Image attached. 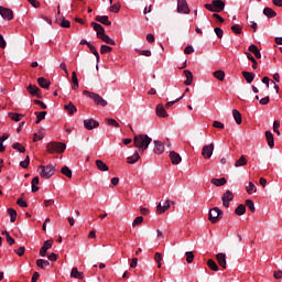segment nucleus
I'll return each mask as SVG.
<instances>
[{"mask_svg": "<svg viewBox=\"0 0 282 282\" xmlns=\"http://www.w3.org/2000/svg\"><path fill=\"white\" fill-rule=\"evenodd\" d=\"M151 142H153V139L147 134H138L133 138V145L139 148V152L141 153H144L149 149Z\"/></svg>", "mask_w": 282, "mask_h": 282, "instance_id": "f257e3e1", "label": "nucleus"}, {"mask_svg": "<svg viewBox=\"0 0 282 282\" xmlns=\"http://www.w3.org/2000/svg\"><path fill=\"white\" fill-rule=\"evenodd\" d=\"M40 176H42L43 178L50 180L52 176L55 175L56 172V167L53 164H48V165H40Z\"/></svg>", "mask_w": 282, "mask_h": 282, "instance_id": "f03ea898", "label": "nucleus"}, {"mask_svg": "<svg viewBox=\"0 0 282 282\" xmlns=\"http://www.w3.org/2000/svg\"><path fill=\"white\" fill-rule=\"evenodd\" d=\"M47 152L51 154L54 153H64L66 150V144L63 142H51L46 145Z\"/></svg>", "mask_w": 282, "mask_h": 282, "instance_id": "7ed1b4c3", "label": "nucleus"}, {"mask_svg": "<svg viewBox=\"0 0 282 282\" xmlns=\"http://www.w3.org/2000/svg\"><path fill=\"white\" fill-rule=\"evenodd\" d=\"M84 96H87L89 99L94 100V104L97 106L106 107L107 106V100L104 99L99 94L97 93H90L88 90L83 91Z\"/></svg>", "mask_w": 282, "mask_h": 282, "instance_id": "20e7f679", "label": "nucleus"}, {"mask_svg": "<svg viewBox=\"0 0 282 282\" xmlns=\"http://www.w3.org/2000/svg\"><path fill=\"white\" fill-rule=\"evenodd\" d=\"M226 8V3L221 0H212V4L206 3L205 9L214 13H219Z\"/></svg>", "mask_w": 282, "mask_h": 282, "instance_id": "39448f33", "label": "nucleus"}, {"mask_svg": "<svg viewBox=\"0 0 282 282\" xmlns=\"http://www.w3.org/2000/svg\"><path fill=\"white\" fill-rule=\"evenodd\" d=\"M224 215V212L217 207L209 209V216L208 219L212 225L217 224L219 220H221Z\"/></svg>", "mask_w": 282, "mask_h": 282, "instance_id": "423d86ee", "label": "nucleus"}, {"mask_svg": "<svg viewBox=\"0 0 282 282\" xmlns=\"http://www.w3.org/2000/svg\"><path fill=\"white\" fill-rule=\"evenodd\" d=\"M214 149V143L204 145V148H202V156H204L205 160H209L213 156Z\"/></svg>", "mask_w": 282, "mask_h": 282, "instance_id": "0eeeda50", "label": "nucleus"}, {"mask_svg": "<svg viewBox=\"0 0 282 282\" xmlns=\"http://www.w3.org/2000/svg\"><path fill=\"white\" fill-rule=\"evenodd\" d=\"M0 17L7 21H12V19H14V13L10 8L0 7Z\"/></svg>", "mask_w": 282, "mask_h": 282, "instance_id": "6e6552de", "label": "nucleus"}, {"mask_svg": "<svg viewBox=\"0 0 282 282\" xmlns=\"http://www.w3.org/2000/svg\"><path fill=\"white\" fill-rule=\"evenodd\" d=\"M177 12L183 14H189L191 10L186 0H177Z\"/></svg>", "mask_w": 282, "mask_h": 282, "instance_id": "1a4fd4ad", "label": "nucleus"}, {"mask_svg": "<svg viewBox=\"0 0 282 282\" xmlns=\"http://www.w3.org/2000/svg\"><path fill=\"white\" fill-rule=\"evenodd\" d=\"M99 127H100L99 121H97L95 119L84 120L85 130H95L96 128H99Z\"/></svg>", "mask_w": 282, "mask_h": 282, "instance_id": "9d476101", "label": "nucleus"}, {"mask_svg": "<svg viewBox=\"0 0 282 282\" xmlns=\"http://www.w3.org/2000/svg\"><path fill=\"white\" fill-rule=\"evenodd\" d=\"M26 91H29L31 96L42 98L41 89L36 85H30L29 87H26Z\"/></svg>", "mask_w": 282, "mask_h": 282, "instance_id": "9b49d317", "label": "nucleus"}, {"mask_svg": "<svg viewBox=\"0 0 282 282\" xmlns=\"http://www.w3.org/2000/svg\"><path fill=\"white\" fill-rule=\"evenodd\" d=\"M171 208V200H165L164 205H162V203L159 204V206H156V213H159L160 215L166 213L169 209Z\"/></svg>", "mask_w": 282, "mask_h": 282, "instance_id": "f8f14e48", "label": "nucleus"}, {"mask_svg": "<svg viewBox=\"0 0 282 282\" xmlns=\"http://www.w3.org/2000/svg\"><path fill=\"white\" fill-rule=\"evenodd\" d=\"M52 248V240L44 241L42 249H40V257L45 258L47 254V250Z\"/></svg>", "mask_w": 282, "mask_h": 282, "instance_id": "ddd939ff", "label": "nucleus"}, {"mask_svg": "<svg viewBox=\"0 0 282 282\" xmlns=\"http://www.w3.org/2000/svg\"><path fill=\"white\" fill-rule=\"evenodd\" d=\"M170 160H171V164L173 165L181 164L182 162L181 154L176 153L175 151L170 152Z\"/></svg>", "mask_w": 282, "mask_h": 282, "instance_id": "4468645a", "label": "nucleus"}, {"mask_svg": "<svg viewBox=\"0 0 282 282\" xmlns=\"http://www.w3.org/2000/svg\"><path fill=\"white\" fill-rule=\"evenodd\" d=\"M216 261H218L220 268L227 269L226 253L216 254Z\"/></svg>", "mask_w": 282, "mask_h": 282, "instance_id": "2eb2a0df", "label": "nucleus"}, {"mask_svg": "<svg viewBox=\"0 0 282 282\" xmlns=\"http://www.w3.org/2000/svg\"><path fill=\"white\" fill-rule=\"evenodd\" d=\"M91 26L94 28V31L97 32V37H100V36H102V35H106V34H105V28H104L101 24L96 23V22H93V23H91Z\"/></svg>", "mask_w": 282, "mask_h": 282, "instance_id": "dca6fc26", "label": "nucleus"}, {"mask_svg": "<svg viewBox=\"0 0 282 282\" xmlns=\"http://www.w3.org/2000/svg\"><path fill=\"white\" fill-rule=\"evenodd\" d=\"M184 77H186V80H184V85L191 86L192 83L194 82V75L192 74V72L188 69H185Z\"/></svg>", "mask_w": 282, "mask_h": 282, "instance_id": "f3484780", "label": "nucleus"}, {"mask_svg": "<svg viewBox=\"0 0 282 282\" xmlns=\"http://www.w3.org/2000/svg\"><path fill=\"white\" fill-rule=\"evenodd\" d=\"M264 135L267 137V142L269 148H274L275 142H274V134H272V132L270 130H268L267 132H264Z\"/></svg>", "mask_w": 282, "mask_h": 282, "instance_id": "a211bd4d", "label": "nucleus"}, {"mask_svg": "<svg viewBox=\"0 0 282 282\" xmlns=\"http://www.w3.org/2000/svg\"><path fill=\"white\" fill-rule=\"evenodd\" d=\"M96 21L101 23L102 25L110 26L111 22L109 21V17L107 15H97Z\"/></svg>", "mask_w": 282, "mask_h": 282, "instance_id": "6ab92c4d", "label": "nucleus"}, {"mask_svg": "<svg viewBox=\"0 0 282 282\" xmlns=\"http://www.w3.org/2000/svg\"><path fill=\"white\" fill-rule=\"evenodd\" d=\"M37 84L42 89H50L51 83L45 77L37 78Z\"/></svg>", "mask_w": 282, "mask_h": 282, "instance_id": "aec40b11", "label": "nucleus"}, {"mask_svg": "<svg viewBox=\"0 0 282 282\" xmlns=\"http://www.w3.org/2000/svg\"><path fill=\"white\" fill-rule=\"evenodd\" d=\"M156 116L161 117V118H167V112L166 109L164 108V106L162 104L156 106Z\"/></svg>", "mask_w": 282, "mask_h": 282, "instance_id": "412c9836", "label": "nucleus"}, {"mask_svg": "<svg viewBox=\"0 0 282 282\" xmlns=\"http://www.w3.org/2000/svg\"><path fill=\"white\" fill-rule=\"evenodd\" d=\"M249 52L252 53L256 58H258V59L262 58L261 51H259L257 45L251 44L249 46Z\"/></svg>", "mask_w": 282, "mask_h": 282, "instance_id": "4be33fe9", "label": "nucleus"}, {"mask_svg": "<svg viewBox=\"0 0 282 282\" xmlns=\"http://www.w3.org/2000/svg\"><path fill=\"white\" fill-rule=\"evenodd\" d=\"M154 153L159 155L164 153V145L162 141H154Z\"/></svg>", "mask_w": 282, "mask_h": 282, "instance_id": "5701e85b", "label": "nucleus"}, {"mask_svg": "<svg viewBox=\"0 0 282 282\" xmlns=\"http://www.w3.org/2000/svg\"><path fill=\"white\" fill-rule=\"evenodd\" d=\"M70 278L83 280L84 273L79 272L77 267H74V268H72V271H70Z\"/></svg>", "mask_w": 282, "mask_h": 282, "instance_id": "b1692460", "label": "nucleus"}, {"mask_svg": "<svg viewBox=\"0 0 282 282\" xmlns=\"http://www.w3.org/2000/svg\"><path fill=\"white\" fill-rule=\"evenodd\" d=\"M256 76L257 75L254 73L242 72V77H245L247 84H252Z\"/></svg>", "mask_w": 282, "mask_h": 282, "instance_id": "393cba45", "label": "nucleus"}, {"mask_svg": "<svg viewBox=\"0 0 282 282\" xmlns=\"http://www.w3.org/2000/svg\"><path fill=\"white\" fill-rule=\"evenodd\" d=\"M210 184H214L216 187H221L227 184V180L226 178H213V180H210Z\"/></svg>", "mask_w": 282, "mask_h": 282, "instance_id": "a878e982", "label": "nucleus"}, {"mask_svg": "<svg viewBox=\"0 0 282 282\" xmlns=\"http://www.w3.org/2000/svg\"><path fill=\"white\" fill-rule=\"evenodd\" d=\"M65 110L67 113H69V116H73L74 113L77 112V107L74 106L73 102H69V104L65 105Z\"/></svg>", "mask_w": 282, "mask_h": 282, "instance_id": "bb28decb", "label": "nucleus"}, {"mask_svg": "<svg viewBox=\"0 0 282 282\" xmlns=\"http://www.w3.org/2000/svg\"><path fill=\"white\" fill-rule=\"evenodd\" d=\"M264 17L272 19L276 17V12L272 8H264L263 9Z\"/></svg>", "mask_w": 282, "mask_h": 282, "instance_id": "cd10ccee", "label": "nucleus"}, {"mask_svg": "<svg viewBox=\"0 0 282 282\" xmlns=\"http://www.w3.org/2000/svg\"><path fill=\"white\" fill-rule=\"evenodd\" d=\"M34 115L37 116V119L35 120V124H39L42 122V120H45L47 112L46 111H40V112L35 111Z\"/></svg>", "mask_w": 282, "mask_h": 282, "instance_id": "c85d7f7f", "label": "nucleus"}, {"mask_svg": "<svg viewBox=\"0 0 282 282\" xmlns=\"http://www.w3.org/2000/svg\"><path fill=\"white\" fill-rule=\"evenodd\" d=\"M138 160H140V154L138 153V151H134L132 156L127 158L128 164H135Z\"/></svg>", "mask_w": 282, "mask_h": 282, "instance_id": "c756f323", "label": "nucleus"}, {"mask_svg": "<svg viewBox=\"0 0 282 282\" xmlns=\"http://www.w3.org/2000/svg\"><path fill=\"white\" fill-rule=\"evenodd\" d=\"M97 39H101V41L104 43H106L107 45H116V42L109 37V35L102 34L100 36H98Z\"/></svg>", "mask_w": 282, "mask_h": 282, "instance_id": "7c9ffc66", "label": "nucleus"}, {"mask_svg": "<svg viewBox=\"0 0 282 282\" xmlns=\"http://www.w3.org/2000/svg\"><path fill=\"white\" fill-rule=\"evenodd\" d=\"M213 76L218 79L219 82H224V78H226V73H224L223 69L216 70L213 73Z\"/></svg>", "mask_w": 282, "mask_h": 282, "instance_id": "2f4dec72", "label": "nucleus"}, {"mask_svg": "<svg viewBox=\"0 0 282 282\" xmlns=\"http://www.w3.org/2000/svg\"><path fill=\"white\" fill-rule=\"evenodd\" d=\"M96 165H97L98 171H101V172L109 171V166H107L106 163L102 162L101 160H97Z\"/></svg>", "mask_w": 282, "mask_h": 282, "instance_id": "473e14b6", "label": "nucleus"}, {"mask_svg": "<svg viewBox=\"0 0 282 282\" xmlns=\"http://www.w3.org/2000/svg\"><path fill=\"white\" fill-rule=\"evenodd\" d=\"M234 198H235V195H232V192H230V189H227V192H225V194L223 195L221 200L223 202H232Z\"/></svg>", "mask_w": 282, "mask_h": 282, "instance_id": "72a5a7b5", "label": "nucleus"}, {"mask_svg": "<svg viewBox=\"0 0 282 282\" xmlns=\"http://www.w3.org/2000/svg\"><path fill=\"white\" fill-rule=\"evenodd\" d=\"M72 84H73L72 89L77 90L79 87V83H78V78H77V73H75V72L72 73Z\"/></svg>", "mask_w": 282, "mask_h": 282, "instance_id": "f704fd0d", "label": "nucleus"}, {"mask_svg": "<svg viewBox=\"0 0 282 282\" xmlns=\"http://www.w3.org/2000/svg\"><path fill=\"white\" fill-rule=\"evenodd\" d=\"M35 264H36L40 269H45V267H50V265H51V262L47 261V260L39 259V260L35 261Z\"/></svg>", "mask_w": 282, "mask_h": 282, "instance_id": "c9c22d12", "label": "nucleus"}, {"mask_svg": "<svg viewBox=\"0 0 282 282\" xmlns=\"http://www.w3.org/2000/svg\"><path fill=\"white\" fill-rule=\"evenodd\" d=\"M207 268H209L214 272H218L219 271L217 262H215L214 260H210V259L207 260Z\"/></svg>", "mask_w": 282, "mask_h": 282, "instance_id": "e433bc0d", "label": "nucleus"}, {"mask_svg": "<svg viewBox=\"0 0 282 282\" xmlns=\"http://www.w3.org/2000/svg\"><path fill=\"white\" fill-rule=\"evenodd\" d=\"M88 48H89V52H91L93 55L96 56L97 63H99L100 62V55H99V52H97L95 45L88 44Z\"/></svg>", "mask_w": 282, "mask_h": 282, "instance_id": "4c0bfd02", "label": "nucleus"}, {"mask_svg": "<svg viewBox=\"0 0 282 282\" xmlns=\"http://www.w3.org/2000/svg\"><path fill=\"white\" fill-rule=\"evenodd\" d=\"M39 184V176H35L32 181H31V192L33 193H37V191L40 189L36 185Z\"/></svg>", "mask_w": 282, "mask_h": 282, "instance_id": "58836bf2", "label": "nucleus"}, {"mask_svg": "<svg viewBox=\"0 0 282 282\" xmlns=\"http://www.w3.org/2000/svg\"><path fill=\"white\" fill-rule=\"evenodd\" d=\"M232 117L237 124H241V113L239 112V110L234 109Z\"/></svg>", "mask_w": 282, "mask_h": 282, "instance_id": "ea45409f", "label": "nucleus"}, {"mask_svg": "<svg viewBox=\"0 0 282 282\" xmlns=\"http://www.w3.org/2000/svg\"><path fill=\"white\" fill-rule=\"evenodd\" d=\"M246 165H248V160H246L245 155H241V158L238 159L235 164L236 167L246 166Z\"/></svg>", "mask_w": 282, "mask_h": 282, "instance_id": "a19ab883", "label": "nucleus"}, {"mask_svg": "<svg viewBox=\"0 0 282 282\" xmlns=\"http://www.w3.org/2000/svg\"><path fill=\"white\" fill-rule=\"evenodd\" d=\"M247 194L252 195L253 193H257L258 188L257 186L250 182L249 186L246 187Z\"/></svg>", "mask_w": 282, "mask_h": 282, "instance_id": "79ce46f5", "label": "nucleus"}, {"mask_svg": "<svg viewBox=\"0 0 282 282\" xmlns=\"http://www.w3.org/2000/svg\"><path fill=\"white\" fill-rule=\"evenodd\" d=\"M236 215L243 216L246 214V205L241 204L235 210Z\"/></svg>", "mask_w": 282, "mask_h": 282, "instance_id": "37998d69", "label": "nucleus"}, {"mask_svg": "<svg viewBox=\"0 0 282 282\" xmlns=\"http://www.w3.org/2000/svg\"><path fill=\"white\" fill-rule=\"evenodd\" d=\"M61 173L68 178L73 177V171L68 166L62 167Z\"/></svg>", "mask_w": 282, "mask_h": 282, "instance_id": "c03bdc74", "label": "nucleus"}, {"mask_svg": "<svg viewBox=\"0 0 282 282\" xmlns=\"http://www.w3.org/2000/svg\"><path fill=\"white\" fill-rule=\"evenodd\" d=\"M8 215L11 223H14L17 220V212L14 208H8Z\"/></svg>", "mask_w": 282, "mask_h": 282, "instance_id": "a18cd8bd", "label": "nucleus"}, {"mask_svg": "<svg viewBox=\"0 0 282 282\" xmlns=\"http://www.w3.org/2000/svg\"><path fill=\"white\" fill-rule=\"evenodd\" d=\"M12 149L17 150L20 153H25V148L21 143L17 142L12 144Z\"/></svg>", "mask_w": 282, "mask_h": 282, "instance_id": "49530a36", "label": "nucleus"}, {"mask_svg": "<svg viewBox=\"0 0 282 282\" xmlns=\"http://www.w3.org/2000/svg\"><path fill=\"white\" fill-rule=\"evenodd\" d=\"M154 260H155V262L159 264V269H162V261H163V256H162V253L156 252V253L154 254Z\"/></svg>", "mask_w": 282, "mask_h": 282, "instance_id": "de8ad7c7", "label": "nucleus"}, {"mask_svg": "<svg viewBox=\"0 0 282 282\" xmlns=\"http://www.w3.org/2000/svg\"><path fill=\"white\" fill-rule=\"evenodd\" d=\"M9 117L11 118V120L15 121V122H20L21 119L23 118L22 113H9Z\"/></svg>", "mask_w": 282, "mask_h": 282, "instance_id": "09e8293b", "label": "nucleus"}, {"mask_svg": "<svg viewBox=\"0 0 282 282\" xmlns=\"http://www.w3.org/2000/svg\"><path fill=\"white\" fill-rule=\"evenodd\" d=\"M56 24H59L62 28H69L70 22L66 20L65 18L61 20H56Z\"/></svg>", "mask_w": 282, "mask_h": 282, "instance_id": "8fccbe9b", "label": "nucleus"}, {"mask_svg": "<svg viewBox=\"0 0 282 282\" xmlns=\"http://www.w3.org/2000/svg\"><path fill=\"white\" fill-rule=\"evenodd\" d=\"M144 221V218L142 216H138L134 218L132 223V227L135 228L137 226L141 225Z\"/></svg>", "mask_w": 282, "mask_h": 282, "instance_id": "3c124183", "label": "nucleus"}, {"mask_svg": "<svg viewBox=\"0 0 282 282\" xmlns=\"http://www.w3.org/2000/svg\"><path fill=\"white\" fill-rule=\"evenodd\" d=\"M106 122H107V124L110 126V127L119 128V123H118V121H116L115 119L106 118Z\"/></svg>", "mask_w": 282, "mask_h": 282, "instance_id": "603ef678", "label": "nucleus"}, {"mask_svg": "<svg viewBox=\"0 0 282 282\" xmlns=\"http://www.w3.org/2000/svg\"><path fill=\"white\" fill-rule=\"evenodd\" d=\"M183 98H185V94H183L182 97H180V98H177V99H175V100H173V101H169L167 104H165V108H166V109L171 108L173 105H175L176 102L181 101Z\"/></svg>", "mask_w": 282, "mask_h": 282, "instance_id": "864d4df0", "label": "nucleus"}, {"mask_svg": "<svg viewBox=\"0 0 282 282\" xmlns=\"http://www.w3.org/2000/svg\"><path fill=\"white\" fill-rule=\"evenodd\" d=\"M111 51H113V48H111L109 45H101V48H100L101 55L110 53Z\"/></svg>", "mask_w": 282, "mask_h": 282, "instance_id": "5fc2aeb1", "label": "nucleus"}, {"mask_svg": "<svg viewBox=\"0 0 282 282\" xmlns=\"http://www.w3.org/2000/svg\"><path fill=\"white\" fill-rule=\"evenodd\" d=\"M246 206H247V208L250 209L251 213H254V210H256L254 203L251 199L246 200Z\"/></svg>", "mask_w": 282, "mask_h": 282, "instance_id": "6e6d98bb", "label": "nucleus"}, {"mask_svg": "<svg viewBox=\"0 0 282 282\" xmlns=\"http://www.w3.org/2000/svg\"><path fill=\"white\" fill-rule=\"evenodd\" d=\"M194 258H195V256L192 251L186 252V262L187 263L194 262Z\"/></svg>", "mask_w": 282, "mask_h": 282, "instance_id": "4d7b16f0", "label": "nucleus"}, {"mask_svg": "<svg viewBox=\"0 0 282 282\" xmlns=\"http://www.w3.org/2000/svg\"><path fill=\"white\" fill-rule=\"evenodd\" d=\"M29 164H30V158H29V155H26L25 160L20 162V166L22 169H28Z\"/></svg>", "mask_w": 282, "mask_h": 282, "instance_id": "13d9d810", "label": "nucleus"}, {"mask_svg": "<svg viewBox=\"0 0 282 282\" xmlns=\"http://www.w3.org/2000/svg\"><path fill=\"white\" fill-rule=\"evenodd\" d=\"M231 31L234 34H241V26L239 24H234Z\"/></svg>", "mask_w": 282, "mask_h": 282, "instance_id": "bf43d9fd", "label": "nucleus"}, {"mask_svg": "<svg viewBox=\"0 0 282 282\" xmlns=\"http://www.w3.org/2000/svg\"><path fill=\"white\" fill-rule=\"evenodd\" d=\"M214 32H215L216 36H217L219 40L223 39V36H224V31H223L221 29L215 28V29H214Z\"/></svg>", "mask_w": 282, "mask_h": 282, "instance_id": "052dcab7", "label": "nucleus"}, {"mask_svg": "<svg viewBox=\"0 0 282 282\" xmlns=\"http://www.w3.org/2000/svg\"><path fill=\"white\" fill-rule=\"evenodd\" d=\"M137 52L139 53V55H143L145 57H151V51L150 50H137Z\"/></svg>", "mask_w": 282, "mask_h": 282, "instance_id": "680f3d73", "label": "nucleus"}, {"mask_svg": "<svg viewBox=\"0 0 282 282\" xmlns=\"http://www.w3.org/2000/svg\"><path fill=\"white\" fill-rule=\"evenodd\" d=\"M33 102H34V105L40 106V108H42V109H47L46 104H44L42 100L34 99Z\"/></svg>", "mask_w": 282, "mask_h": 282, "instance_id": "e2e57ef3", "label": "nucleus"}, {"mask_svg": "<svg viewBox=\"0 0 282 282\" xmlns=\"http://www.w3.org/2000/svg\"><path fill=\"white\" fill-rule=\"evenodd\" d=\"M119 10H120V4L119 3L110 6V12L118 13Z\"/></svg>", "mask_w": 282, "mask_h": 282, "instance_id": "0e129e2a", "label": "nucleus"}, {"mask_svg": "<svg viewBox=\"0 0 282 282\" xmlns=\"http://www.w3.org/2000/svg\"><path fill=\"white\" fill-rule=\"evenodd\" d=\"M212 127L219 129V130H224V123L215 120L214 123L212 124Z\"/></svg>", "mask_w": 282, "mask_h": 282, "instance_id": "69168bd1", "label": "nucleus"}, {"mask_svg": "<svg viewBox=\"0 0 282 282\" xmlns=\"http://www.w3.org/2000/svg\"><path fill=\"white\" fill-rule=\"evenodd\" d=\"M259 102L262 106H267L268 104H270V97H264V98L260 99Z\"/></svg>", "mask_w": 282, "mask_h": 282, "instance_id": "338daca9", "label": "nucleus"}, {"mask_svg": "<svg viewBox=\"0 0 282 282\" xmlns=\"http://www.w3.org/2000/svg\"><path fill=\"white\" fill-rule=\"evenodd\" d=\"M273 278L276 279V280L282 279V271L281 270L274 271L273 272Z\"/></svg>", "mask_w": 282, "mask_h": 282, "instance_id": "774afa93", "label": "nucleus"}]
</instances>
